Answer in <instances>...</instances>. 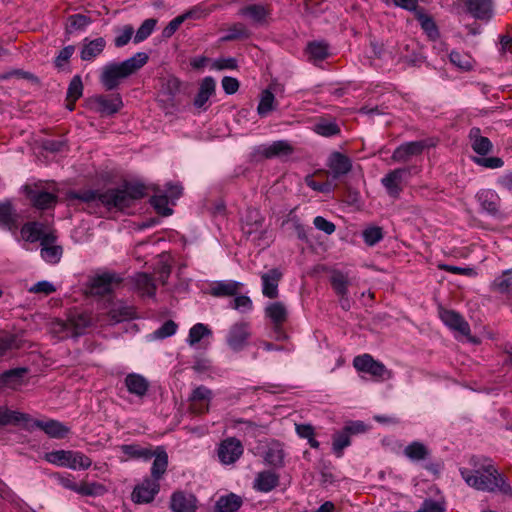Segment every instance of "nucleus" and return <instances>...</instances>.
I'll list each match as a JSON object with an SVG mask.
<instances>
[{
	"label": "nucleus",
	"instance_id": "1",
	"mask_svg": "<svg viewBox=\"0 0 512 512\" xmlns=\"http://www.w3.org/2000/svg\"><path fill=\"white\" fill-rule=\"evenodd\" d=\"M146 186L139 182L124 181L120 187L109 188L105 191L84 190L71 192L70 199L80 200L88 205L90 212H96V208L102 206L107 210L123 211L131 207L135 201L144 198Z\"/></svg>",
	"mask_w": 512,
	"mask_h": 512
},
{
	"label": "nucleus",
	"instance_id": "2",
	"mask_svg": "<svg viewBox=\"0 0 512 512\" xmlns=\"http://www.w3.org/2000/svg\"><path fill=\"white\" fill-rule=\"evenodd\" d=\"M470 464L473 469H460L462 478L469 486L480 491L512 495L511 486L506 478L494 467L490 459L473 456Z\"/></svg>",
	"mask_w": 512,
	"mask_h": 512
},
{
	"label": "nucleus",
	"instance_id": "3",
	"mask_svg": "<svg viewBox=\"0 0 512 512\" xmlns=\"http://www.w3.org/2000/svg\"><path fill=\"white\" fill-rule=\"evenodd\" d=\"M149 57L144 52H138L134 56L120 62H111L106 64L100 74V83L106 91H112L118 88L121 81L134 74L142 68Z\"/></svg>",
	"mask_w": 512,
	"mask_h": 512
},
{
	"label": "nucleus",
	"instance_id": "4",
	"mask_svg": "<svg viewBox=\"0 0 512 512\" xmlns=\"http://www.w3.org/2000/svg\"><path fill=\"white\" fill-rule=\"evenodd\" d=\"M92 325V317L88 312L71 311L66 320H57L52 330L61 339L79 337L86 333Z\"/></svg>",
	"mask_w": 512,
	"mask_h": 512
},
{
	"label": "nucleus",
	"instance_id": "5",
	"mask_svg": "<svg viewBox=\"0 0 512 512\" xmlns=\"http://www.w3.org/2000/svg\"><path fill=\"white\" fill-rule=\"evenodd\" d=\"M182 82L175 76H168L161 80L157 102L165 114H173L181 104L178 97Z\"/></svg>",
	"mask_w": 512,
	"mask_h": 512
},
{
	"label": "nucleus",
	"instance_id": "6",
	"mask_svg": "<svg viewBox=\"0 0 512 512\" xmlns=\"http://www.w3.org/2000/svg\"><path fill=\"white\" fill-rule=\"evenodd\" d=\"M44 459L49 463L74 470L88 469L92 465V460L79 451L56 450L46 453Z\"/></svg>",
	"mask_w": 512,
	"mask_h": 512
},
{
	"label": "nucleus",
	"instance_id": "7",
	"mask_svg": "<svg viewBox=\"0 0 512 512\" xmlns=\"http://www.w3.org/2000/svg\"><path fill=\"white\" fill-rule=\"evenodd\" d=\"M418 172L416 166H407L396 168L389 171L382 179L381 184L386 189L388 195L393 198H398L403 190L402 182L406 176L416 174Z\"/></svg>",
	"mask_w": 512,
	"mask_h": 512
},
{
	"label": "nucleus",
	"instance_id": "8",
	"mask_svg": "<svg viewBox=\"0 0 512 512\" xmlns=\"http://www.w3.org/2000/svg\"><path fill=\"white\" fill-rule=\"evenodd\" d=\"M353 366L361 372L368 373L381 380H388L392 378V371L388 370L386 366L374 360L370 354H363L356 356L353 360Z\"/></svg>",
	"mask_w": 512,
	"mask_h": 512
},
{
	"label": "nucleus",
	"instance_id": "9",
	"mask_svg": "<svg viewBox=\"0 0 512 512\" xmlns=\"http://www.w3.org/2000/svg\"><path fill=\"white\" fill-rule=\"evenodd\" d=\"M160 491V483L150 477L136 485L132 491L131 498L136 504L151 503Z\"/></svg>",
	"mask_w": 512,
	"mask_h": 512
},
{
	"label": "nucleus",
	"instance_id": "10",
	"mask_svg": "<svg viewBox=\"0 0 512 512\" xmlns=\"http://www.w3.org/2000/svg\"><path fill=\"white\" fill-rule=\"evenodd\" d=\"M122 282V278L116 273H103L93 277L90 280V293L93 295L104 296L110 294L114 287Z\"/></svg>",
	"mask_w": 512,
	"mask_h": 512
},
{
	"label": "nucleus",
	"instance_id": "11",
	"mask_svg": "<svg viewBox=\"0 0 512 512\" xmlns=\"http://www.w3.org/2000/svg\"><path fill=\"white\" fill-rule=\"evenodd\" d=\"M250 337V326L246 322L233 324L226 337L228 346L235 352L244 349Z\"/></svg>",
	"mask_w": 512,
	"mask_h": 512
},
{
	"label": "nucleus",
	"instance_id": "12",
	"mask_svg": "<svg viewBox=\"0 0 512 512\" xmlns=\"http://www.w3.org/2000/svg\"><path fill=\"white\" fill-rule=\"evenodd\" d=\"M242 454V443L234 437L223 440L218 447L219 461L225 465L235 463Z\"/></svg>",
	"mask_w": 512,
	"mask_h": 512
},
{
	"label": "nucleus",
	"instance_id": "13",
	"mask_svg": "<svg viewBox=\"0 0 512 512\" xmlns=\"http://www.w3.org/2000/svg\"><path fill=\"white\" fill-rule=\"evenodd\" d=\"M95 110L104 116H111L118 113L123 107L120 94L97 95L92 98Z\"/></svg>",
	"mask_w": 512,
	"mask_h": 512
},
{
	"label": "nucleus",
	"instance_id": "14",
	"mask_svg": "<svg viewBox=\"0 0 512 512\" xmlns=\"http://www.w3.org/2000/svg\"><path fill=\"white\" fill-rule=\"evenodd\" d=\"M439 317L450 329L459 332L463 336L470 334V325L460 313L454 310L440 308Z\"/></svg>",
	"mask_w": 512,
	"mask_h": 512
},
{
	"label": "nucleus",
	"instance_id": "15",
	"mask_svg": "<svg viewBox=\"0 0 512 512\" xmlns=\"http://www.w3.org/2000/svg\"><path fill=\"white\" fill-rule=\"evenodd\" d=\"M425 148L426 143L422 140L405 142L393 151L391 159L394 162L404 163L409 161L413 156L420 155Z\"/></svg>",
	"mask_w": 512,
	"mask_h": 512
},
{
	"label": "nucleus",
	"instance_id": "16",
	"mask_svg": "<svg viewBox=\"0 0 512 512\" xmlns=\"http://www.w3.org/2000/svg\"><path fill=\"white\" fill-rule=\"evenodd\" d=\"M27 198L30 200L32 206L38 210L52 209L58 202L56 194L37 188H29L27 190Z\"/></svg>",
	"mask_w": 512,
	"mask_h": 512
},
{
	"label": "nucleus",
	"instance_id": "17",
	"mask_svg": "<svg viewBox=\"0 0 512 512\" xmlns=\"http://www.w3.org/2000/svg\"><path fill=\"white\" fill-rule=\"evenodd\" d=\"M197 498L183 491H176L171 495L170 509L172 512H196Z\"/></svg>",
	"mask_w": 512,
	"mask_h": 512
},
{
	"label": "nucleus",
	"instance_id": "18",
	"mask_svg": "<svg viewBox=\"0 0 512 512\" xmlns=\"http://www.w3.org/2000/svg\"><path fill=\"white\" fill-rule=\"evenodd\" d=\"M216 82L213 77L207 76L200 82L199 90L194 98L193 105L195 108L206 111L208 109L207 102L215 95Z\"/></svg>",
	"mask_w": 512,
	"mask_h": 512
},
{
	"label": "nucleus",
	"instance_id": "19",
	"mask_svg": "<svg viewBox=\"0 0 512 512\" xmlns=\"http://www.w3.org/2000/svg\"><path fill=\"white\" fill-rule=\"evenodd\" d=\"M282 279L279 268H272L261 275L262 293L269 299H275L279 295L278 285Z\"/></svg>",
	"mask_w": 512,
	"mask_h": 512
},
{
	"label": "nucleus",
	"instance_id": "20",
	"mask_svg": "<svg viewBox=\"0 0 512 512\" xmlns=\"http://www.w3.org/2000/svg\"><path fill=\"white\" fill-rule=\"evenodd\" d=\"M19 226V214L10 200L0 201V227L16 231Z\"/></svg>",
	"mask_w": 512,
	"mask_h": 512
},
{
	"label": "nucleus",
	"instance_id": "21",
	"mask_svg": "<svg viewBox=\"0 0 512 512\" xmlns=\"http://www.w3.org/2000/svg\"><path fill=\"white\" fill-rule=\"evenodd\" d=\"M328 166L334 180L348 174L352 169L350 158L340 152H333L330 155Z\"/></svg>",
	"mask_w": 512,
	"mask_h": 512
},
{
	"label": "nucleus",
	"instance_id": "22",
	"mask_svg": "<svg viewBox=\"0 0 512 512\" xmlns=\"http://www.w3.org/2000/svg\"><path fill=\"white\" fill-rule=\"evenodd\" d=\"M279 481V474L271 470H264L256 475L253 488L258 492L268 493L279 485Z\"/></svg>",
	"mask_w": 512,
	"mask_h": 512
},
{
	"label": "nucleus",
	"instance_id": "23",
	"mask_svg": "<svg viewBox=\"0 0 512 512\" xmlns=\"http://www.w3.org/2000/svg\"><path fill=\"white\" fill-rule=\"evenodd\" d=\"M33 425L39 428L49 437L62 439L70 432V429L58 420H35Z\"/></svg>",
	"mask_w": 512,
	"mask_h": 512
},
{
	"label": "nucleus",
	"instance_id": "24",
	"mask_svg": "<svg viewBox=\"0 0 512 512\" xmlns=\"http://www.w3.org/2000/svg\"><path fill=\"white\" fill-rule=\"evenodd\" d=\"M263 222L264 218L262 217L259 210L248 209L244 220L243 232L248 236L259 233L260 236L258 239H260L265 234V231L262 229Z\"/></svg>",
	"mask_w": 512,
	"mask_h": 512
},
{
	"label": "nucleus",
	"instance_id": "25",
	"mask_svg": "<svg viewBox=\"0 0 512 512\" xmlns=\"http://www.w3.org/2000/svg\"><path fill=\"white\" fill-rule=\"evenodd\" d=\"M243 284L234 280L215 281L210 287V294L214 297L236 296Z\"/></svg>",
	"mask_w": 512,
	"mask_h": 512
},
{
	"label": "nucleus",
	"instance_id": "26",
	"mask_svg": "<svg viewBox=\"0 0 512 512\" xmlns=\"http://www.w3.org/2000/svg\"><path fill=\"white\" fill-rule=\"evenodd\" d=\"M153 453L154 461L151 467L150 478L160 481L168 467V454L162 446H157Z\"/></svg>",
	"mask_w": 512,
	"mask_h": 512
},
{
	"label": "nucleus",
	"instance_id": "27",
	"mask_svg": "<svg viewBox=\"0 0 512 512\" xmlns=\"http://www.w3.org/2000/svg\"><path fill=\"white\" fill-rule=\"evenodd\" d=\"M468 137L475 153L484 156L491 152L493 148L492 142L487 137L481 135L480 128L472 127Z\"/></svg>",
	"mask_w": 512,
	"mask_h": 512
},
{
	"label": "nucleus",
	"instance_id": "28",
	"mask_svg": "<svg viewBox=\"0 0 512 512\" xmlns=\"http://www.w3.org/2000/svg\"><path fill=\"white\" fill-rule=\"evenodd\" d=\"M125 386L129 393L142 398L146 395L149 389V382L142 375L131 373L125 378Z\"/></svg>",
	"mask_w": 512,
	"mask_h": 512
},
{
	"label": "nucleus",
	"instance_id": "29",
	"mask_svg": "<svg viewBox=\"0 0 512 512\" xmlns=\"http://www.w3.org/2000/svg\"><path fill=\"white\" fill-rule=\"evenodd\" d=\"M467 11L476 19L488 20L492 15L490 0H466Z\"/></svg>",
	"mask_w": 512,
	"mask_h": 512
},
{
	"label": "nucleus",
	"instance_id": "30",
	"mask_svg": "<svg viewBox=\"0 0 512 512\" xmlns=\"http://www.w3.org/2000/svg\"><path fill=\"white\" fill-rule=\"evenodd\" d=\"M84 41H85V43L82 47L81 54H80V57L83 61L94 60L97 56H99L103 52V50L106 46V41L102 37H99V38H96V39L90 40V41H88V39H85Z\"/></svg>",
	"mask_w": 512,
	"mask_h": 512
},
{
	"label": "nucleus",
	"instance_id": "31",
	"mask_svg": "<svg viewBox=\"0 0 512 512\" xmlns=\"http://www.w3.org/2000/svg\"><path fill=\"white\" fill-rule=\"evenodd\" d=\"M265 315L271 320L277 330H279V326H282L288 318L287 309L282 302H273L267 305Z\"/></svg>",
	"mask_w": 512,
	"mask_h": 512
},
{
	"label": "nucleus",
	"instance_id": "32",
	"mask_svg": "<svg viewBox=\"0 0 512 512\" xmlns=\"http://www.w3.org/2000/svg\"><path fill=\"white\" fill-rule=\"evenodd\" d=\"M239 14L250 18L256 24H263L269 16L270 11L267 6L262 4L247 5L239 10Z\"/></svg>",
	"mask_w": 512,
	"mask_h": 512
},
{
	"label": "nucleus",
	"instance_id": "33",
	"mask_svg": "<svg viewBox=\"0 0 512 512\" xmlns=\"http://www.w3.org/2000/svg\"><path fill=\"white\" fill-rule=\"evenodd\" d=\"M243 504V500L240 496L229 493L227 495L219 497L215 504L216 512H237Z\"/></svg>",
	"mask_w": 512,
	"mask_h": 512
},
{
	"label": "nucleus",
	"instance_id": "34",
	"mask_svg": "<svg viewBox=\"0 0 512 512\" xmlns=\"http://www.w3.org/2000/svg\"><path fill=\"white\" fill-rule=\"evenodd\" d=\"M108 315L113 323H119L132 319L135 311L132 306L126 305L123 302H117L112 305Z\"/></svg>",
	"mask_w": 512,
	"mask_h": 512
},
{
	"label": "nucleus",
	"instance_id": "35",
	"mask_svg": "<svg viewBox=\"0 0 512 512\" xmlns=\"http://www.w3.org/2000/svg\"><path fill=\"white\" fill-rule=\"evenodd\" d=\"M27 372V368H15L5 371L0 376V384L4 387L14 389L22 383Z\"/></svg>",
	"mask_w": 512,
	"mask_h": 512
},
{
	"label": "nucleus",
	"instance_id": "36",
	"mask_svg": "<svg viewBox=\"0 0 512 512\" xmlns=\"http://www.w3.org/2000/svg\"><path fill=\"white\" fill-rule=\"evenodd\" d=\"M121 451L132 459H142L148 461L153 458V451L150 447H144L139 444H125L121 446Z\"/></svg>",
	"mask_w": 512,
	"mask_h": 512
},
{
	"label": "nucleus",
	"instance_id": "37",
	"mask_svg": "<svg viewBox=\"0 0 512 512\" xmlns=\"http://www.w3.org/2000/svg\"><path fill=\"white\" fill-rule=\"evenodd\" d=\"M477 199L487 213L496 215L498 213L499 199L491 190H484L477 194Z\"/></svg>",
	"mask_w": 512,
	"mask_h": 512
},
{
	"label": "nucleus",
	"instance_id": "38",
	"mask_svg": "<svg viewBox=\"0 0 512 512\" xmlns=\"http://www.w3.org/2000/svg\"><path fill=\"white\" fill-rule=\"evenodd\" d=\"M44 229L45 225L41 222H27L21 228V235L25 241L34 243L40 241Z\"/></svg>",
	"mask_w": 512,
	"mask_h": 512
},
{
	"label": "nucleus",
	"instance_id": "39",
	"mask_svg": "<svg viewBox=\"0 0 512 512\" xmlns=\"http://www.w3.org/2000/svg\"><path fill=\"white\" fill-rule=\"evenodd\" d=\"M133 283L138 291L143 295L153 297L156 292V285L153 278L147 273H137L133 277Z\"/></svg>",
	"mask_w": 512,
	"mask_h": 512
},
{
	"label": "nucleus",
	"instance_id": "40",
	"mask_svg": "<svg viewBox=\"0 0 512 512\" xmlns=\"http://www.w3.org/2000/svg\"><path fill=\"white\" fill-rule=\"evenodd\" d=\"M404 455L411 461H421L428 458L430 451L422 442L413 441L405 447Z\"/></svg>",
	"mask_w": 512,
	"mask_h": 512
},
{
	"label": "nucleus",
	"instance_id": "41",
	"mask_svg": "<svg viewBox=\"0 0 512 512\" xmlns=\"http://www.w3.org/2000/svg\"><path fill=\"white\" fill-rule=\"evenodd\" d=\"M329 45L324 41H312L309 42L306 48L309 60L311 61H323L329 55Z\"/></svg>",
	"mask_w": 512,
	"mask_h": 512
},
{
	"label": "nucleus",
	"instance_id": "42",
	"mask_svg": "<svg viewBox=\"0 0 512 512\" xmlns=\"http://www.w3.org/2000/svg\"><path fill=\"white\" fill-rule=\"evenodd\" d=\"M415 18L420 23L421 28L428 35L430 39L435 40L439 37V31L433 18L423 12V10L416 11Z\"/></svg>",
	"mask_w": 512,
	"mask_h": 512
},
{
	"label": "nucleus",
	"instance_id": "43",
	"mask_svg": "<svg viewBox=\"0 0 512 512\" xmlns=\"http://www.w3.org/2000/svg\"><path fill=\"white\" fill-rule=\"evenodd\" d=\"M276 109V102L274 94L265 89L261 93L260 101L257 107L259 116L266 117L270 112Z\"/></svg>",
	"mask_w": 512,
	"mask_h": 512
},
{
	"label": "nucleus",
	"instance_id": "44",
	"mask_svg": "<svg viewBox=\"0 0 512 512\" xmlns=\"http://www.w3.org/2000/svg\"><path fill=\"white\" fill-rule=\"evenodd\" d=\"M292 152L293 148L287 141L278 140L266 147L263 154L266 158H272L281 155H289Z\"/></svg>",
	"mask_w": 512,
	"mask_h": 512
},
{
	"label": "nucleus",
	"instance_id": "45",
	"mask_svg": "<svg viewBox=\"0 0 512 512\" xmlns=\"http://www.w3.org/2000/svg\"><path fill=\"white\" fill-rule=\"evenodd\" d=\"M28 415L9 410L7 407L0 406V427L10 425V424H17L21 421H27Z\"/></svg>",
	"mask_w": 512,
	"mask_h": 512
},
{
	"label": "nucleus",
	"instance_id": "46",
	"mask_svg": "<svg viewBox=\"0 0 512 512\" xmlns=\"http://www.w3.org/2000/svg\"><path fill=\"white\" fill-rule=\"evenodd\" d=\"M330 282L335 292L341 297L348 294L349 279L346 274L341 271H334L330 277Z\"/></svg>",
	"mask_w": 512,
	"mask_h": 512
},
{
	"label": "nucleus",
	"instance_id": "47",
	"mask_svg": "<svg viewBox=\"0 0 512 512\" xmlns=\"http://www.w3.org/2000/svg\"><path fill=\"white\" fill-rule=\"evenodd\" d=\"M91 23L92 20L90 17L83 14H73L68 17L66 33L72 34L75 31L84 30Z\"/></svg>",
	"mask_w": 512,
	"mask_h": 512
},
{
	"label": "nucleus",
	"instance_id": "48",
	"mask_svg": "<svg viewBox=\"0 0 512 512\" xmlns=\"http://www.w3.org/2000/svg\"><path fill=\"white\" fill-rule=\"evenodd\" d=\"M511 270H505L500 276L492 282V289L501 294H509L512 287Z\"/></svg>",
	"mask_w": 512,
	"mask_h": 512
},
{
	"label": "nucleus",
	"instance_id": "49",
	"mask_svg": "<svg viewBox=\"0 0 512 512\" xmlns=\"http://www.w3.org/2000/svg\"><path fill=\"white\" fill-rule=\"evenodd\" d=\"M40 255L49 264H57L63 255V247L60 245H48L41 247Z\"/></svg>",
	"mask_w": 512,
	"mask_h": 512
},
{
	"label": "nucleus",
	"instance_id": "50",
	"mask_svg": "<svg viewBox=\"0 0 512 512\" xmlns=\"http://www.w3.org/2000/svg\"><path fill=\"white\" fill-rule=\"evenodd\" d=\"M107 492L106 487L99 482H81L78 494L82 496H102Z\"/></svg>",
	"mask_w": 512,
	"mask_h": 512
},
{
	"label": "nucleus",
	"instance_id": "51",
	"mask_svg": "<svg viewBox=\"0 0 512 512\" xmlns=\"http://www.w3.org/2000/svg\"><path fill=\"white\" fill-rule=\"evenodd\" d=\"M314 131L324 137H332L340 133V127L335 121L322 119L314 126Z\"/></svg>",
	"mask_w": 512,
	"mask_h": 512
},
{
	"label": "nucleus",
	"instance_id": "52",
	"mask_svg": "<svg viewBox=\"0 0 512 512\" xmlns=\"http://www.w3.org/2000/svg\"><path fill=\"white\" fill-rule=\"evenodd\" d=\"M350 435L343 428L341 431L333 435L332 450L338 456H342L343 449L350 445Z\"/></svg>",
	"mask_w": 512,
	"mask_h": 512
},
{
	"label": "nucleus",
	"instance_id": "53",
	"mask_svg": "<svg viewBox=\"0 0 512 512\" xmlns=\"http://www.w3.org/2000/svg\"><path fill=\"white\" fill-rule=\"evenodd\" d=\"M150 204L159 215L170 216L173 210L168 207V195H154L149 200Z\"/></svg>",
	"mask_w": 512,
	"mask_h": 512
},
{
	"label": "nucleus",
	"instance_id": "54",
	"mask_svg": "<svg viewBox=\"0 0 512 512\" xmlns=\"http://www.w3.org/2000/svg\"><path fill=\"white\" fill-rule=\"evenodd\" d=\"M83 94V83L79 75H75L68 86L66 100L76 102Z\"/></svg>",
	"mask_w": 512,
	"mask_h": 512
},
{
	"label": "nucleus",
	"instance_id": "55",
	"mask_svg": "<svg viewBox=\"0 0 512 512\" xmlns=\"http://www.w3.org/2000/svg\"><path fill=\"white\" fill-rule=\"evenodd\" d=\"M157 20L153 18L146 19L136 31L134 42L140 43L146 40L154 31Z\"/></svg>",
	"mask_w": 512,
	"mask_h": 512
},
{
	"label": "nucleus",
	"instance_id": "56",
	"mask_svg": "<svg viewBox=\"0 0 512 512\" xmlns=\"http://www.w3.org/2000/svg\"><path fill=\"white\" fill-rule=\"evenodd\" d=\"M18 347L16 335L0 332V357L5 356L9 351Z\"/></svg>",
	"mask_w": 512,
	"mask_h": 512
},
{
	"label": "nucleus",
	"instance_id": "57",
	"mask_svg": "<svg viewBox=\"0 0 512 512\" xmlns=\"http://www.w3.org/2000/svg\"><path fill=\"white\" fill-rule=\"evenodd\" d=\"M250 35L249 31L242 23L234 24L227 31V34L221 38V41L228 42L237 39L248 38Z\"/></svg>",
	"mask_w": 512,
	"mask_h": 512
},
{
	"label": "nucleus",
	"instance_id": "58",
	"mask_svg": "<svg viewBox=\"0 0 512 512\" xmlns=\"http://www.w3.org/2000/svg\"><path fill=\"white\" fill-rule=\"evenodd\" d=\"M264 460L268 465L280 468L284 465V452L279 448H270L266 451Z\"/></svg>",
	"mask_w": 512,
	"mask_h": 512
},
{
	"label": "nucleus",
	"instance_id": "59",
	"mask_svg": "<svg viewBox=\"0 0 512 512\" xmlns=\"http://www.w3.org/2000/svg\"><path fill=\"white\" fill-rule=\"evenodd\" d=\"M211 331L208 327L202 323H197L191 327L188 335V343L190 345H195L198 343L203 337L210 335Z\"/></svg>",
	"mask_w": 512,
	"mask_h": 512
},
{
	"label": "nucleus",
	"instance_id": "60",
	"mask_svg": "<svg viewBox=\"0 0 512 512\" xmlns=\"http://www.w3.org/2000/svg\"><path fill=\"white\" fill-rule=\"evenodd\" d=\"M362 236L367 245L374 246L383 239V230L379 226H371L363 231Z\"/></svg>",
	"mask_w": 512,
	"mask_h": 512
},
{
	"label": "nucleus",
	"instance_id": "61",
	"mask_svg": "<svg viewBox=\"0 0 512 512\" xmlns=\"http://www.w3.org/2000/svg\"><path fill=\"white\" fill-rule=\"evenodd\" d=\"M213 393L206 386L200 385L196 387L189 398L190 402H205L210 403Z\"/></svg>",
	"mask_w": 512,
	"mask_h": 512
},
{
	"label": "nucleus",
	"instance_id": "62",
	"mask_svg": "<svg viewBox=\"0 0 512 512\" xmlns=\"http://www.w3.org/2000/svg\"><path fill=\"white\" fill-rule=\"evenodd\" d=\"M230 307L235 310H238L242 313L248 312L252 310L253 303L250 297L246 295H236L234 299L230 302Z\"/></svg>",
	"mask_w": 512,
	"mask_h": 512
},
{
	"label": "nucleus",
	"instance_id": "63",
	"mask_svg": "<svg viewBox=\"0 0 512 512\" xmlns=\"http://www.w3.org/2000/svg\"><path fill=\"white\" fill-rule=\"evenodd\" d=\"M134 33L131 25H126L118 30V35L114 39V44L117 48H121L129 43Z\"/></svg>",
	"mask_w": 512,
	"mask_h": 512
},
{
	"label": "nucleus",
	"instance_id": "64",
	"mask_svg": "<svg viewBox=\"0 0 512 512\" xmlns=\"http://www.w3.org/2000/svg\"><path fill=\"white\" fill-rule=\"evenodd\" d=\"M177 324L173 320H167L157 330L154 331V336L158 339H165L176 333Z\"/></svg>",
	"mask_w": 512,
	"mask_h": 512
}]
</instances>
